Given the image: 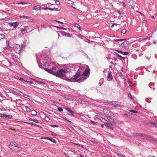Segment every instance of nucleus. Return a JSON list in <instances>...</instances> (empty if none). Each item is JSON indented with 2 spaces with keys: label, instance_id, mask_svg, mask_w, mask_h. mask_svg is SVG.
Instances as JSON below:
<instances>
[{
  "label": "nucleus",
  "instance_id": "obj_1",
  "mask_svg": "<svg viewBox=\"0 0 157 157\" xmlns=\"http://www.w3.org/2000/svg\"><path fill=\"white\" fill-rule=\"evenodd\" d=\"M37 63L40 68H44L48 73L58 77L62 78L66 76L67 73L64 69L58 70L56 72V66L52 62L51 58L49 57L42 58L40 61L37 60Z\"/></svg>",
  "mask_w": 157,
  "mask_h": 157
},
{
  "label": "nucleus",
  "instance_id": "obj_2",
  "mask_svg": "<svg viewBox=\"0 0 157 157\" xmlns=\"http://www.w3.org/2000/svg\"><path fill=\"white\" fill-rule=\"evenodd\" d=\"M83 70L82 68H79L76 74L72 77L70 79H68V81L72 82H80L85 80L86 79V78L80 77L78 79V77L81 76L82 72Z\"/></svg>",
  "mask_w": 157,
  "mask_h": 157
},
{
  "label": "nucleus",
  "instance_id": "obj_3",
  "mask_svg": "<svg viewBox=\"0 0 157 157\" xmlns=\"http://www.w3.org/2000/svg\"><path fill=\"white\" fill-rule=\"evenodd\" d=\"M9 147L11 150L16 151H18L21 149V148L19 147L18 145L15 142H11Z\"/></svg>",
  "mask_w": 157,
  "mask_h": 157
},
{
  "label": "nucleus",
  "instance_id": "obj_4",
  "mask_svg": "<svg viewBox=\"0 0 157 157\" xmlns=\"http://www.w3.org/2000/svg\"><path fill=\"white\" fill-rule=\"evenodd\" d=\"M103 112L104 115L108 117H112L113 113L110 110L107 108H105L103 109Z\"/></svg>",
  "mask_w": 157,
  "mask_h": 157
},
{
  "label": "nucleus",
  "instance_id": "obj_5",
  "mask_svg": "<svg viewBox=\"0 0 157 157\" xmlns=\"http://www.w3.org/2000/svg\"><path fill=\"white\" fill-rule=\"evenodd\" d=\"M74 66V65L73 64H67L65 66L64 70L65 71L67 74L68 72H71V70L73 68V67Z\"/></svg>",
  "mask_w": 157,
  "mask_h": 157
},
{
  "label": "nucleus",
  "instance_id": "obj_6",
  "mask_svg": "<svg viewBox=\"0 0 157 157\" xmlns=\"http://www.w3.org/2000/svg\"><path fill=\"white\" fill-rule=\"evenodd\" d=\"M89 68H87L85 69L84 72L81 75L82 77H83L85 78H86V79L88 77V73L89 72Z\"/></svg>",
  "mask_w": 157,
  "mask_h": 157
},
{
  "label": "nucleus",
  "instance_id": "obj_7",
  "mask_svg": "<svg viewBox=\"0 0 157 157\" xmlns=\"http://www.w3.org/2000/svg\"><path fill=\"white\" fill-rule=\"evenodd\" d=\"M14 49L15 52L19 54L21 51V48L19 45L16 44L14 47Z\"/></svg>",
  "mask_w": 157,
  "mask_h": 157
},
{
  "label": "nucleus",
  "instance_id": "obj_8",
  "mask_svg": "<svg viewBox=\"0 0 157 157\" xmlns=\"http://www.w3.org/2000/svg\"><path fill=\"white\" fill-rule=\"evenodd\" d=\"M145 139L149 141H152L155 142L157 141V138L151 136L146 135Z\"/></svg>",
  "mask_w": 157,
  "mask_h": 157
},
{
  "label": "nucleus",
  "instance_id": "obj_9",
  "mask_svg": "<svg viewBox=\"0 0 157 157\" xmlns=\"http://www.w3.org/2000/svg\"><path fill=\"white\" fill-rule=\"evenodd\" d=\"M29 30V26H25L24 28H22L21 29V33L23 34H24V32H25L27 31L28 30Z\"/></svg>",
  "mask_w": 157,
  "mask_h": 157
},
{
  "label": "nucleus",
  "instance_id": "obj_10",
  "mask_svg": "<svg viewBox=\"0 0 157 157\" xmlns=\"http://www.w3.org/2000/svg\"><path fill=\"white\" fill-rule=\"evenodd\" d=\"M105 126L107 127L112 130H113V128L112 125V124L110 123L105 122Z\"/></svg>",
  "mask_w": 157,
  "mask_h": 157
},
{
  "label": "nucleus",
  "instance_id": "obj_11",
  "mask_svg": "<svg viewBox=\"0 0 157 157\" xmlns=\"http://www.w3.org/2000/svg\"><path fill=\"white\" fill-rule=\"evenodd\" d=\"M41 6L40 5H37L34 6L33 8V10L38 11L40 10Z\"/></svg>",
  "mask_w": 157,
  "mask_h": 157
},
{
  "label": "nucleus",
  "instance_id": "obj_12",
  "mask_svg": "<svg viewBox=\"0 0 157 157\" xmlns=\"http://www.w3.org/2000/svg\"><path fill=\"white\" fill-rule=\"evenodd\" d=\"M42 138L44 139L48 140H50V141H52V142L53 143H55V144H56L57 143L56 140L53 139H52V138H49V137H44V138Z\"/></svg>",
  "mask_w": 157,
  "mask_h": 157
},
{
  "label": "nucleus",
  "instance_id": "obj_13",
  "mask_svg": "<svg viewBox=\"0 0 157 157\" xmlns=\"http://www.w3.org/2000/svg\"><path fill=\"white\" fill-rule=\"evenodd\" d=\"M146 135H144L142 133H138V137L139 138L145 139V138H146Z\"/></svg>",
  "mask_w": 157,
  "mask_h": 157
},
{
  "label": "nucleus",
  "instance_id": "obj_14",
  "mask_svg": "<svg viewBox=\"0 0 157 157\" xmlns=\"http://www.w3.org/2000/svg\"><path fill=\"white\" fill-rule=\"evenodd\" d=\"M113 78V77L112 74L110 72H109L108 76V80L111 81L112 80Z\"/></svg>",
  "mask_w": 157,
  "mask_h": 157
},
{
  "label": "nucleus",
  "instance_id": "obj_15",
  "mask_svg": "<svg viewBox=\"0 0 157 157\" xmlns=\"http://www.w3.org/2000/svg\"><path fill=\"white\" fill-rule=\"evenodd\" d=\"M111 105H113L115 107H116V105H117V101H111Z\"/></svg>",
  "mask_w": 157,
  "mask_h": 157
},
{
  "label": "nucleus",
  "instance_id": "obj_16",
  "mask_svg": "<svg viewBox=\"0 0 157 157\" xmlns=\"http://www.w3.org/2000/svg\"><path fill=\"white\" fill-rule=\"evenodd\" d=\"M116 105V107H120L122 106H123V103L122 102H117V105Z\"/></svg>",
  "mask_w": 157,
  "mask_h": 157
},
{
  "label": "nucleus",
  "instance_id": "obj_17",
  "mask_svg": "<svg viewBox=\"0 0 157 157\" xmlns=\"http://www.w3.org/2000/svg\"><path fill=\"white\" fill-rule=\"evenodd\" d=\"M10 26H13L14 28H16L18 26L16 23H10Z\"/></svg>",
  "mask_w": 157,
  "mask_h": 157
},
{
  "label": "nucleus",
  "instance_id": "obj_18",
  "mask_svg": "<svg viewBox=\"0 0 157 157\" xmlns=\"http://www.w3.org/2000/svg\"><path fill=\"white\" fill-rule=\"evenodd\" d=\"M62 32L64 33V34L63 35V36H67L68 37H71V34H70V33H67L64 32Z\"/></svg>",
  "mask_w": 157,
  "mask_h": 157
},
{
  "label": "nucleus",
  "instance_id": "obj_19",
  "mask_svg": "<svg viewBox=\"0 0 157 157\" xmlns=\"http://www.w3.org/2000/svg\"><path fill=\"white\" fill-rule=\"evenodd\" d=\"M65 109H66V110L67 111L70 112L71 113V114L72 115H74V113L73 111L71 110V109H70L68 108H66Z\"/></svg>",
  "mask_w": 157,
  "mask_h": 157
},
{
  "label": "nucleus",
  "instance_id": "obj_20",
  "mask_svg": "<svg viewBox=\"0 0 157 157\" xmlns=\"http://www.w3.org/2000/svg\"><path fill=\"white\" fill-rule=\"evenodd\" d=\"M31 113L32 115L36 116L37 115V112L35 110H33L31 112Z\"/></svg>",
  "mask_w": 157,
  "mask_h": 157
},
{
  "label": "nucleus",
  "instance_id": "obj_21",
  "mask_svg": "<svg viewBox=\"0 0 157 157\" xmlns=\"http://www.w3.org/2000/svg\"><path fill=\"white\" fill-rule=\"evenodd\" d=\"M3 117H5V118H7L8 119H10L11 118L12 116L11 115H6V114H3Z\"/></svg>",
  "mask_w": 157,
  "mask_h": 157
},
{
  "label": "nucleus",
  "instance_id": "obj_22",
  "mask_svg": "<svg viewBox=\"0 0 157 157\" xmlns=\"http://www.w3.org/2000/svg\"><path fill=\"white\" fill-rule=\"evenodd\" d=\"M77 36L78 38H80L81 39H82L83 40H84V39L85 38V37L83 35H81V34L78 35Z\"/></svg>",
  "mask_w": 157,
  "mask_h": 157
},
{
  "label": "nucleus",
  "instance_id": "obj_23",
  "mask_svg": "<svg viewBox=\"0 0 157 157\" xmlns=\"http://www.w3.org/2000/svg\"><path fill=\"white\" fill-rule=\"evenodd\" d=\"M74 26L75 27L78 28L80 30H81L80 25L79 24L75 23Z\"/></svg>",
  "mask_w": 157,
  "mask_h": 157
},
{
  "label": "nucleus",
  "instance_id": "obj_24",
  "mask_svg": "<svg viewBox=\"0 0 157 157\" xmlns=\"http://www.w3.org/2000/svg\"><path fill=\"white\" fill-rule=\"evenodd\" d=\"M5 38V36L4 34L0 33V40Z\"/></svg>",
  "mask_w": 157,
  "mask_h": 157
},
{
  "label": "nucleus",
  "instance_id": "obj_25",
  "mask_svg": "<svg viewBox=\"0 0 157 157\" xmlns=\"http://www.w3.org/2000/svg\"><path fill=\"white\" fill-rule=\"evenodd\" d=\"M53 26L55 27L56 28H58L59 29L65 30L67 29H66L63 28L62 27H58V26H54V25Z\"/></svg>",
  "mask_w": 157,
  "mask_h": 157
},
{
  "label": "nucleus",
  "instance_id": "obj_26",
  "mask_svg": "<svg viewBox=\"0 0 157 157\" xmlns=\"http://www.w3.org/2000/svg\"><path fill=\"white\" fill-rule=\"evenodd\" d=\"M84 41L85 42H86L89 43H90V41L88 39L86 38H85L84 39Z\"/></svg>",
  "mask_w": 157,
  "mask_h": 157
},
{
  "label": "nucleus",
  "instance_id": "obj_27",
  "mask_svg": "<svg viewBox=\"0 0 157 157\" xmlns=\"http://www.w3.org/2000/svg\"><path fill=\"white\" fill-rule=\"evenodd\" d=\"M116 55H117L118 56V57H119L120 58H121L122 59L124 60V59H125V57H122L121 56H120V55H119L117 53H116Z\"/></svg>",
  "mask_w": 157,
  "mask_h": 157
},
{
  "label": "nucleus",
  "instance_id": "obj_28",
  "mask_svg": "<svg viewBox=\"0 0 157 157\" xmlns=\"http://www.w3.org/2000/svg\"><path fill=\"white\" fill-rule=\"evenodd\" d=\"M57 110L58 111L60 112H62L63 110V109L60 107H58L57 108Z\"/></svg>",
  "mask_w": 157,
  "mask_h": 157
},
{
  "label": "nucleus",
  "instance_id": "obj_29",
  "mask_svg": "<svg viewBox=\"0 0 157 157\" xmlns=\"http://www.w3.org/2000/svg\"><path fill=\"white\" fill-rule=\"evenodd\" d=\"M129 111L130 112H131L132 113H138V111H135L134 110H130Z\"/></svg>",
  "mask_w": 157,
  "mask_h": 157
},
{
  "label": "nucleus",
  "instance_id": "obj_30",
  "mask_svg": "<svg viewBox=\"0 0 157 157\" xmlns=\"http://www.w3.org/2000/svg\"><path fill=\"white\" fill-rule=\"evenodd\" d=\"M111 101H107L106 102H103L104 103H105V105H111Z\"/></svg>",
  "mask_w": 157,
  "mask_h": 157
},
{
  "label": "nucleus",
  "instance_id": "obj_31",
  "mask_svg": "<svg viewBox=\"0 0 157 157\" xmlns=\"http://www.w3.org/2000/svg\"><path fill=\"white\" fill-rule=\"evenodd\" d=\"M20 17L23 18H29V17L25 16V15L21 16Z\"/></svg>",
  "mask_w": 157,
  "mask_h": 157
},
{
  "label": "nucleus",
  "instance_id": "obj_32",
  "mask_svg": "<svg viewBox=\"0 0 157 157\" xmlns=\"http://www.w3.org/2000/svg\"><path fill=\"white\" fill-rule=\"evenodd\" d=\"M25 108L26 109V110L27 112H29L30 111V109L27 106H25Z\"/></svg>",
  "mask_w": 157,
  "mask_h": 157
},
{
  "label": "nucleus",
  "instance_id": "obj_33",
  "mask_svg": "<svg viewBox=\"0 0 157 157\" xmlns=\"http://www.w3.org/2000/svg\"><path fill=\"white\" fill-rule=\"evenodd\" d=\"M127 32V30L125 29H122V31H121V33L123 34H124L126 33Z\"/></svg>",
  "mask_w": 157,
  "mask_h": 157
},
{
  "label": "nucleus",
  "instance_id": "obj_34",
  "mask_svg": "<svg viewBox=\"0 0 157 157\" xmlns=\"http://www.w3.org/2000/svg\"><path fill=\"white\" fill-rule=\"evenodd\" d=\"M36 82L38 83H40L42 84H45V82H41L40 81H36Z\"/></svg>",
  "mask_w": 157,
  "mask_h": 157
},
{
  "label": "nucleus",
  "instance_id": "obj_35",
  "mask_svg": "<svg viewBox=\"0 0 157 157\" xmlns=\"http://www.w3.org/2000/svg\"><path fill=\"white\" fill-rule=\"evenodd\" d=\"M99 118V116L98 115H96L94 118V119L95 120H96L97 119H98Z\"/></svg>",
  "mask_w": 157,
  "mask_h": 157
},
{
  "label": "nucleus",
  "instance_id": "obj_36",
  "mask_svg": "<svg viewBox=\"0 0 157 157\" xmlns=\"http://www.w3.org/2000/svg\"><path fill=\"white\" fill-rule=\"evenodd\" d=\"M14 60H17V58L15 56L13 55L12 56Z\"/></svg>",
  "mask_w": 157,
  "mask_h": 157
},
{
  "label": "nucleus",
  "instance_id": "obj_37",
  "mask_svg": "<svg viewBox=\"0 0 157 157\" xmlns=\"http://www.w3.org/2000/svg\"><path fill=\"white\" fill-rule=\"evenodd\" d=\"M33 121L36 123H39V121L37 120L36 119H33Z\"/></svg>",
  "mask_w": 157,
  "mask_h": 157
},
{
  "label": "nucleus",
  "instance_id": "obj_38",
  "mask_svg": "<svg viewBox=\"0 0 157 157\" xmlns=\"http://www.w3.org/2000/svg\"><path fill=\"white\" fill-rule=\"evenodd\" d=\"M90 122L91 124H96V122H95V121H94L92 120H90Z\"/></svg>",
  "mask_w": 157,
  "mask_h": 157
},
{
  "label": "nucleus",
  "instance_id": "obj_39",
  "mask_svg": "<svg viewBox=\"0 0 157 157\" xmlns=\"http://www.w3.org/2000/svg\"><path fill=\"white\" fill-rule=\"evenodd\" d=\"M51 126L52 127H53V128H55V127H59V126L58 125H51Z\"/></svg>",
  "mask_w": 157,
  "mask_h": 157
},
{
  "label": "nucleus",
  "instance_id": "obj_40",
  "mask_svg": "<svg viewBox=\"0 0 157 157\" xmlns=\"http://www.w3.org/2000/svg\"><path fill=\"white\" fill-rule=\"evenodd\" d=\"M138 133H134L132 134V135L134 136H136L137 137H138Z\"/></svg>",
  "mask_w": 157,
  "mask_h": 157
},
{
  "label": "nucleus",
  "instance_id": "obj_41",
  "mask_svg": "<svg viewBox=\"0 0 157 157\" xmlns=\"http://www.w3.org/2000/svg\"><path fill=\"white\" fill-rule=\"evenodd\" d=\"M115 51H117V52H118V53H121V54H123V52L122 51H120V50H116Z\"/></svg>",
  "mask_w": 157,
  "mask_h": 157
},
{
  "label": "nucleus",
  "instance_id": "obj_42",
  "mask_svg": "<svg viewBox=\"0 0 157 157\" xmlns=\"http://www.w3.org/2000/svg\"><path fill=\"white\" fill-rule=\"evenodd\" d=\"M19 80H20L21 81H24V82H27V81H26V80H24L23 78H20Z\"/></svg>",
  "mask_w": 157,
  "mask_h": 157
},
{
  "label": "nucleus",
  "instance_id": "obj_43",
  "mask_svg": "<svg viewBox=\"0 0 157 157\" xmlns=\"http://www.w3.org/2000/svg\"><path fill=\"white\" fill-rule=\"evenodd\" d=\"M56 4L57 5H59L60 4V2L58 1H56Z\"/></svg>",
  "mask_w": 157,
  "mask_h": 157
},
{
  "label": "nucleus",
  "instance_id": "obj_44",
  "mask_svg": "<svg viewBox=\"0 0 157 157\" xmlns=\"http://www.w3.org/2000/svg\"><path fill=\"white\" fill-rule=\"evenodd\" d=\"M154 85V83H149V86L151 88L152 87L151 86L153 85Z\"/></svg>",
  "mask_w": 157,
  "mask_h": 157
},
{
  "label": "nucleus",
  "instance_id": "obj_45",
  "mask_svg": "<svg viewBox=\"0 0 157 157\" xmlns=\"http://www.w3.org/2000/svg\"><path fill=\"white\" fill-rule=\"evenodd\" d=\"M49 10H51V11H53V10L57 11V9H56V10H54V9L49 8Z\"/></svg>",
  "mask_w": 157,
  "mask_h": 157
},
{
  "label": "nucleus",
  "instance_id": "obj_46",
  "mask_svg": "<svg viewBox=\"0 0 157 157\" xmlns=\"http://www.w3.org/2000/svg\"><path fill=\"white\" fill-rule=\"evenodd\" d=\"M26 41H25L23 42V44L22 45L23 46H25L26 45Z\"/></svg>",
  "mask_w": 157,
  "mask_h": 157
},
{
  "label": "nucleus",
  "instance_id": "obj_47",
  "mask_svg": "<svg viewBox=\"0 0 157 157\" xmlns=\"http://www.w3.org/2000/svg\"><path fill=\"white\" fill-rule=\"evenodd\" d=\"M124 55H127L128 54V53L127 52H125L123 54Z\"/></svg>",
  "mask_w": 157,
  "mask_h": 157
},
{
  "label": "nucleus",
  "instance_id": "obj_48",
  "mask_svg": "<svg viewBox=\"0 0 157 157\" xmlns=\"http://www.w3.org/2000/svg\"><path fill=\"white\" fill-rule=\"evenodd\" d=\"M55 21H56V22H58V23H61V24H63L64 23L63 22H61V21H58V20H54Z\"/></svg>",
  "mask_w": 157,
  "mask_h": 157
},
{
  "label": "nucleus",
  "instance_id": "obj_49",
  "mask_svg": "<svg viewBox=\"0 0 157 157\" xmlns=\"http://www.w3.org/2000/svg\"><path fill=\"white\" fill-rule=\"evenodd\" d=\"M20 4H22V5H25V4H27V3H26L25 2H21L20 3Z\"/></svg>",
  "mask_w": 157,
  "mask_h": 157
},
{
  "label": "nucleus",
  "instance_id": "obj_50",
  "mask_svg": "<svg viewBox=\"0 0 157 157\" xmlns=\"http://www.w3.org/2000/svg\"><path fill=\"white\" fill-rule=\"evenodd\" d=\"M124 40V39H121L119 40H115V41H122Z\"/></svg>",
  "mask_w": 157,
  "mask_h": 157
},
{
  "label": "nucleus",
  "instance_id": "obj_51",
  "mask_svg": "<svg viewBox=\"0 0 157 157\" xmlns=\"http://www.w3.org/2000/svg\"><path fill=\"white\" fill-rule=\"evenodd\" d=\"M118 155L119 157H125V156H122L121 154H118Z\"/></svg>",
  "mask_w": 157,
  "mask_h": 157
},
{
  "label": "nucleus",
  "instance_id": "obj_52",
  "mask_svg": "<svg viewBox=\"0 0 157 157\" xmlns=\"http://www.w3.org/2000/svg\"><path fill=\"white\" fill-rule=\"evenodd\" d=\"M33 21V19H30V20H28V21L29 22H32Z\"/></svg>",
  "mask_w": 157,
  "mask_h": 157
},
{
  "label": "nucleus",
  "instance_id": "obj_53",
  "mask_svg": "<svg viewBox=\"0 0 157 157\" xmlns=\"http://www.w3.org/2000/svg\"><path fill=\"white\" fill-rule=\"evenodd\" d=\"M128 82L130 85H131L132 84V83L129 81H128Z\"/></svg>",
  "mask_w": 157,
  "mask_h": 157
},
{
  "label": "nucleus",
  "instance_id": "obj_54",
  "mask_svg": "<svg viewBox=\"0 0 157 157\" xmlns=\"http://www.w3.org/2000/svg\"><path fill=\"white\" fill-rule=\"evenodd\" d=\"M9 41L8 40H7L6 41V45L8 46L9 45Z\"/></svg>",
  "mask_w": 157,
  "mask_h": 157
},
{
  "label": "nucleus",
  "instance_id": "obj_55",
  "mask_svg": "<svg viewBox=\"0 0 157 157\" xmlns=\"http://www.w3.org/2000/svg\"><path fill=\"white\" fill-rule=\"evenodd\" d=\"M114 25H117L114 24H113L111 26V28H113Z\"/></svg>",
  "mask_w": 157,
  "mask_h": 157
},
{
  "label": "nucleus",
  "instance_id": "obj_56",
  "mask_svg": "<svg viewBox=\"0 0 157 157\" xmlns=\"http://www.w3.org/2000/svg\"><path fill=\"white\" fill-rule=\"evenodd\" d=\"M79 146L83 148H84V147L85 146L84 145L81 144V145H79Z\"/></svg>",
  "mask_w": 157,
  "mask_h": 157
},
{
  "label": "nucleus",
  "instance_id": "obj_57",
  "mask_svg": "<svg viewBox=\"0 0 157 157\" xmlns=\"http://www.w3.org/2000/svg\"><path fill=\"white\" fill-rule=\"evenodd\" d=\"M128 97L129 98H130L131 99H132V96L131 94H129L128 95Z\"/></svg>",
  "mask_w": 157,
  "mask_h": 157
},
{
  "label": "nucleus",
  "instance_id": "obj_58",
  "mask_svg": "<svg viewBox=\"0 0 157 157\" xmlns=\"http://www.w3.org/2000/svg\"><path fill=\"white\" fill-rule=\"evenodd\" d=\"M27 82H29V83H30V84H32V83H33V82H32V81H27Z\"/></svg>",
  "mask_w": 157,
  "mask_h": 157
},
{
  "label": "nucleus",
  "instance_id": "obj_59",
  "mask_svg": "<svg viewBox=\"0 0 157 157\" xmlns=\"http://www.w3.org/2000/svg\"><path fill=\"white\" fill-rule=\"evenodd\" d=\"M105 157H111V156H110L108 155H106L104 156Z\"/></svg>",
  "mask_w": 157,
  "mask_h": 157
},
{
  "label": "nucleus",
  "instance_id": "obj_60",
  "mask_svg": "<svg viewBox=\"0 0 157 157\" xmlns=\"http://www.w3.org/2000/svg\"><path fill=\"white\" fill-rule=\"evenodd\" d=\"M49 8H48V7L45 8L44 10H49Z\"/></svg>",
  "mask_w": 157,
  "mask_h": 157
},
{
  "label": "nucleus",
  "instance_id": "obj_61",
  "mask_svg": "<svg viewBox=\"0 0 157 157\" xmlns=\"http://www.w3.org/2000/svg\"><path fill=\"white\" fill-rule=\"evenodd\" d=\"M46 120L47 121H48L49 120V118L48 117H47L46 119Z\"/></svg>",
  "mask_w": 157,
  "mask_h": 157
},
{
  "label": "nucleus",
  "instance_id": "obj_62",
  "mask_svg": "<svg viewBox=\"0 0 157 157\" xmlns=\"http://www.w3.org/2000/svg\"><path fill=\"white\" fill-rule=\"evenodd\" d=\"M101 128H103V127H104V125L103 124H101Z\"/></svg>",
  "mask_w": 157,
  "mask_h": 157
},
{
  "label": "nucleus",
  "instance_id": "obj_63",
  "mask_svg": "<svg viewBox=\"0 0 157 157\" xmlns=\"http://www.w3.org/2000/svg\"><path fill=\"white\" fill-rule=\"evenodd\" d=\"M29 120L30 121H33V119L32 118H29Z\"/></svg>",
  "mask_w": 157,
  "mask_h": 157
},
{
  "label": "nucleus",
  "instance_id": "obj_64",
  "mask_svg": "<svg viewBox=\"0 0 157 157\" xmlns=\"http://www.w3.org/2000/svg\"><path fill=\"white\" fill-rule=\"evenodd\" d=\"M3 114H2L1 113H0V116L1 117H3Z\"/></svg>",
  "mask_w": 157,
  "mask_h": 157
}]
</instances>
